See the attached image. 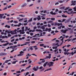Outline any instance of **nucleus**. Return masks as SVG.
I'll return each mask as SVG.
<instances>
[{
	"label": "nucleus",
	"mask_w": 76,
	"mask_h": 76,
	"mask_svg": "<svg viewBox=\"0 0 76 76\" xmlns=\"http://www.w3.org/2000/svg\"><path fill=\"white\" fill-rule=\"evenodd\" d=\"M48 19H51V20H54L56 19L54 18H47V20H48Z\"/></svg>",
	"instance_id": "a211bd4d"
},
{
	"label": "nucleus",
	"mask_w": 76,
	"mask_h": 76,
	"mask_svg": "<svg viewBox=\"0 0 76 76\" xmlns=\"http://www.w3.org/2000/svg\"><path fill=\"white\" fill-rule=\"evenodd\" d=\"M31 66V65H29L26 68V69H29V68H30Z\"/></svg>",
	"instance_id": "f704fd0d"
},
{
	"label": "nucleus",
	"mask_w": 76,
	"mask_h": 76,
	"mask_svg": "<svg viewBox=\"0 0 76 76\" xmlns=\"http://www.w3.org/2000/svg\"><path fill=\"white\" fill-rule=\"evenodd\" d=\"M38 20H40L41 19V18L40 15H38L37 17L36 18Z\"/></svg>",
	"instance_id": "9d476101"
},
{
	"label": "nucleus",
	"mask_w": 76,
	"mask_h": 76,
	"mask_svg": "<svg viewBox=\"0 0 76 76\" xmlns=\"http://www.w3.org/2000/svg\"><path fill=\"white\" fill-rule=\"evenodd\" d=\"M9 43L8 42L7 43H5L4 44H3V46H7V45H9Z\"/></svg>",
	"instance_id": "6ab92c4d"
},
{
	"label": "nucleus",
	"mask_w": 76,
	"mask_h": 76,
	"mask_svg": "<svg viewBox=\"0 0 76 76\" xmlns=\"http://www.w3.org/2000/svg\"><path fill=\"white\" fill-rule=\"evenodd\" d=\"M58 29H61V26L58 27Z\"/></svg>",
	"instance_id": "603ef678"
},
{
	"label": "nucleus",
	"mask_w": 76,
	"mask_h": 76,
	"mask_svg": "<svg viewBox=\"0 0 76 76\" xmlns=\"http://www.w3.org/2000/svg\"><path fill=\"white\" fill-rule=\"evenodd\" d=\"M17 49H18V48H17L15 49H14V50H12L11 51V53H13L14 51H15Z\"/></svg>",
	"instance_id": "c756f323"
},
{
	"label": "nucleus",
	"mask_w": 76,
	"mask_h": 76,
	"mask_svg": "<svg viewBox=\"0 0 76 76\" xmlns=\"http://www.w3.org/2000/svg\"><path fill=\"white\" fill-rule=\"evenodd\" d=\"M69 7H67L65 9V10H69Z\"/></svg>",
	"instance_id": "de8ad7c7"
},
{
	"label": "nucleus",
	"mask_w": 76,
	"mask_h": 76,
	"mask_svg": "<svg viewBox=\"0 0 76 76\" xmlns=\"http://www.w3.org/2000/svg\"><path fill=\"white\" fill-rule=\"evenodd\" d=\"M75 5H76V4L75 3H72L71 4V6H75Z\"/></svg>",
	"instance_id": "7c9ffc66"
},
{
	"label": "nucleus",
	"mask_w": 76,
	"mask_h": 76,
	"mask_svg": "<svg viewBox=\"0 0 76 76\" xmlns=\"http://www.w3.org/2000/svg\"><path fill=\"white\" fill-rule=\"evenodd\" d=\"M38 69H39V67H38V66H37L36 67V68H35V67H34L33 68V70H34L35 72H36V71H37V70H38Z\"/></svg>",
	"instance_id": "0eeeda50"
},
{
	"label": "nucleus",
	"mask_w": 76,
	"mask_h": 76,
	"mask_svg": "<svg viewBox=\"0 0 76 76\" xmlns=\"http://www.w3.org/2000/svg\"><path fill=\"white\" fill-rule=\"evenodd\" d=\"M27 38L28 39L29 38L30 39H32V37H31L30 36H28Z\"/></svg>",
	"instance_id": "ea45409f"
},
{
	"label": "nucleus",
	"mask_w": 76,
	"mask_h": 76,
	"mask_svg": "<svg viewBox=\"0 0 76 76\" xmlns=\"http://www.w3.org/2000/svg\"><path fill=\"white\" fill-rule=\"evenodd\" d=\"M43 16H41V18H42V20H44V19H45V18H44V17H43Z\"/></svg>",
	"instance_id": "e433bc0d"
},
{
	"label": "nucleus",
	"mask_w": 76,
	"mask_h": 76,
	"mask_svg": "<svg viewBox=\"0 0 76 76\" xmlns=\"http://www.w3.org/2000/svg\"><path fill=\"white\" fill-rule=\"evenodd\" d=\"M29 31L30 32H35V30H29Z\"/></svg>",
	"instance_id": "393cba45"
},
{
	"label": "nucleus",
	"mask_w": 76,
	"mask_h": 76,
	"mask_svg": "<svg viewBox=\"0 0 76 76\" xmlns=\"http://www.w3.org/2000/svg\"><path fill=\"white\" fill-rule=\"evenodd\" d=\"M15 39H12L11 40V42H13V41H15Z\"/></svg>",
	"instance_id": "e2e57ef3"
},
{
	"label": "nucleus",
	"mask_w": 76,
	"mask_h": 76,
	"mask_svg": "<svg viewBox=\"0 0 76 76\" xmlns=\"http://www.w3.org/2000/svg\"><path fill=\"white\" fill-rule=\"evenodd\" d=\"M29 73V72H27L26 73V75H25V76H27L28 75Z\"/></svg>",
	"instance_id": "09e8293b"
},
{
	"label": "nucleus",
	"mask_w": 76,
	"mask_h": 76,
	"mask_svg": "<svg viewBox=\"0 0 76 76\" xmlns=\"http://www.w3.org/2000/svg\"><path fill=\"white\" fill-rule=\"evenodd\" d=\"M32 55H30L29 53L28 54L26 55V57H27L28 56V57H30Z\"/></svg>",
	"instance_id": "2f4dec72"
},
{
	"label": "nucleus",
	"mask_w": 76,
	"mask_h": 76,
	"mask_svg": "<svg viewBox=\"0 0 76 76\" xmlns=\"http://www.w3.org/2000/svg\"><path fill=\"white\" fill-rule=\"evenodd\" d=\"M7 7H6L4 8L3 9V10H7Z\"/></svg>",
	"instance_id": "a19ab883"
},
{
	"label": "nucleus",
	"mask_w": 76,
	"mask_h": 76,
	"mask_svg": "<svg viewBox=\"0 0 76 76\" xmlns=\"http://www.w3.org/2000/svg\"><path fill=\"white\" fill-rule=\"evenodd\" d=\"M31 42V44H34V43H35V41H32Z\"/></svg>",
	"instance_id": "3c124183"
},
{
	"label": "nucleus",
	"mask_w": 76,
	"mask_h": 76,
	"mask_svg": "<svg viewBox=\"0 0 76 76\" xmlns=\"http://www.w3.org/2000/svg\"><path fill=\"white\" fill-rule=\"evenodd\" d=\"M68 29H66V30H64L63 29H62L61 30V31L62 33H64V34H66L67 31H68Z\"/></svg>",
	"instance_id": "423d86ee"
},
{
	"label": "nucleus",
	"mask_w": 76,
	"mask_h": 76,
	"mask_svg": "<svg viewBox=\"0 0 76 76\" xmlns=\"http://www.w3.org/2000/svg\"><path fill=\"white\" fill-rule=\"evenodd\" d=\"M65 20H66V19H63L62 20V22H61V23L63 22H64V21H65Z\"/></svg>",
	"instance_id": "37998d69"
},
{
	"label": "nucleus",
	"mask_w": 76,
	"mask_h": 76,
	"mask_svg": "<svg viewBox=\"0 0 76 76\" xmlns=\"http://www.w3.org/2000/svg\"><path fill=\"white\" fill-rule=\"evenodd\" d=\"M19 16H21V17H25V16L23 15H20Z\"/></svg>",
	"instance_id": "bf43d9fd"
},
{
	"label": "nucleus",
	"mask_w": 76,
	"mask_h": 76,
	"mask_svg": "<svg viewBox=\"0 0 76 76\" xmlns=\"http://www.w3.org/2000/svg\"><path fill=\"white\" fill-rule=\"evenodd\" d=\"M37 27L36 26H35L34 27V30L35 31V30L36 29H37Z\"/></svg>",
	"instance_id": "680f3d73"
},
{
	"label": "nucleus",
	"mask_w": 76,
	"mask_h": 76,
	"mask_svg": "<svg viewBox=\"0 0 76 76\" xmlns=\"http://www.w3.org/2000/svg\"><path fill=\"white\" fill-rule=\"evenodd\" d=\"M26 29L25 30V31H26L28 29V27H25Z\"/></svg>",
	"instance_id": "72a5a7b5"
},
{
	"label": "nucleus",
	"mask_w": 76,
	"mask_h": 76,
	"mask_svg": "<svg viewBox=\"0 0 76 76\" xmlns=\"http://www.w3.org/2000/svg\"><path fill=\"white\" fill-rule=\"evenodd\" d=\"M11 36H12V35H11V34H8V37H11Z\"/></svg>",
	"instance_id": "8fccbe9b"
},
{
	"label": "nucleus",
	"mask_w": 76,
	"mask_h": 76,
	"mask_svg": "<svg viewBox=\"0 0 76 76\" xmlns=\"http://www.w3.org/2000/svg\"><path fill=\"white\" fill-rule=\"evenodd\" d=\"M11 7H12V6H11V5H10L8 7H7L8 9L11 8Z\"/></svg>",
	"instance_id": "5fc2aeb1"
},
{
	"label": "nucleus",
	"mask_w": 76,
	"mask_h": 76,
	"mask_svg": "<svg viewBox=\"0 0 76 76\" xmlns=\"http://www.w3.org/2000/svg\"><path fill=\"white\" fill-rule=\"evenodd\" d=\"M20 54H18L17 56H22L24 54V52L21 51L20 52Z\"/></svg>",
	"instance_id": "20e7f679"
},
{
	"label": "nucleus",
	"mask_w": 76,
	"mask_h": 76,
	"mask_svg": "<svg viewBox=\"0 0 76 76\" xmlns=\"http://www.w3.org/2000/svg\"><path fill=\"white\" fill-rule=\"evenodd\" d=\"M30 35H31V36H32V35H34V33H30Z\"/></svg>",
	"instance_id": "4d7b16f0"
},
{
	"label": "nucleus",
	"mask_w": 76,
	"mask_h": 76,
	"mask_svg": "<svg viewBox=\"0 0 76 76\" xmlns=\"http://www.w3.org/2000/svg\"><path fill=\"white\" fill-rule=\"evenodd\" d=\"M18 47V46L17 45L15 46H13V47L12 48V50H15L14 49L15 48H15V47Z\"/></svg>",
	"instance_id": "5701e85b"
},
{
	"label": "nucleus",
	"mask_w": 76,
	"mask_h": 76,
	"mask_svg": "<svg viewBox=\"0 0 76 76\" xmlns=\"http://www.w3.org/2000/svg\"><path fill=\"white\" fill-rule=\"evenodd\" d=\"M44 44H40V47H42V46H44Z\"/></svg>",
	"instance_id": "49530a36"
},
{
	"label": "nucleus",
	"mask_w": 76,
	"mask_h": 76,
	"mask_svg": "<svg viewBox=\"0 0 76 76\" xmlns=\"http://www.w3.org/2000/svg\"><path fill=\"white\" fill-rule=\"evenodd\" d=\"M48 64V62H46L43 65L44 67H45Z\"/></svg>",
	"instance_id": "2eb2a0df"
},
{
	"label": "nucleus",
	"mask_w": 76,
	"mask_h": 76,
	"mask_svg": "<svg viewBox=\"0 0 76 76\" xmlns=\"http://www.w3.org/2000/svg\"><path fill=\"white\" fill-rule=\"evenodd\" d=\"M16 73H21V72H20V71H17Z\"/></svg>",
	"instance_id": "4c0bfd02"
},
{
	"label": "nucleus",
	"mask_w": 76,
	"mask_h": 76,
	"mask_svg": "<svg viewBox=\"0 0 76 76\" xmlns=\"http://www.w3.org/2000/svg\"><path fill=\"white\" fill-rule=\"evenodd\" d=\"M43 31H46V32H47L48 31V32H50L51 31V28H46L45 30H43Z\"/></svg>",
	"instance_id": "39448f33"
},
{
	"label": "nucleus",
	"mask_w": 76,
	"mask_h": 76,
	"mask_svg": "<svg viewBox=\"0 0 76 76\" xmlns=\"http://www.w3.org/2000/svg\"><path fill=\"white\" fill-rule=\"evenodd\" d=\"M5 28H10V26H8L7 25H6L5 26Z\"/></svg>",
	"instance_id": "dca6fc26"
},
{
	"label": "nucleus",
	"mask_w": 76,
	"mask_h": 76,
	"mask_svg": "<svg viewBox=\"0 0 76 76\" xmlns=\"http://www.w3.org/2000/svg\"><path fill=\"white\" fill-rule=\"evenodd\" d=\"M54 62H50V63H49L48 64V66H49V67H51V66H53L54 65Z\"/></svg>",
	"instance_id": "7ed1b4c3"
},
{
	"label": "nucleus",
	"mask_w": 76,
	"mask_h": 76,
	"mask_svg": "<svg viewBox=\"0 0 76 76\" xmlns=\"http://www.w3.org/2000/svg\"><path fill=\"white\" fill-rule=\"evenodd\" d=\"M68 26H69V27H73V25H68Z\"/></svg>",
	"instance_id": "052dcab7"
},
{
	"label": "nucleus",
	"mask_w": 76,
	"mask_h": 76,
	"mask_svg": "<svg viewBox=\"0 0 76 76\" xmlns=\"http://www.w3.org/2000/svg\"><path fill=\"white\" fill-rule=\"evenodd\" d=\"M25 65H26V64H23L22 65H21V66H25Z\"/></svg>",
	"instance_id": "774afa93"
},
{
	"label": "nucleus",
	"mask_w": 76,
	"mask_h": 76,
	"mask_svg": "<svg viewBox=\"0 0 76 76\" xmlns=\"http://www.w3.org/2000/svg\"><path fill=\"white\" fill-rule=\"evenodd\" d=\"M72 9H69V10L68 11V12H69V11H72Z\"/></svg>",
	"instance_id": "79ce46f5"
},
{
	"label": "nucleus",
	"mask_w": 76,
	"mask_h": 76,
	"mask_svg": "<svg viewBox=\"0 0 76 76\" xmlns=\"http://www.w3.org/2000/svg\"><path fill=\"white\" fill-rule=\"evenodd\" d=\"M4 14H0V19H2L3 18V16H4Z\"/></svg>",
	"instance_id": "ddd939ff"
},
{
	"label": "nucleus",
	"mask_w": 76,
	"mask_h": 76,
	"mask_svg": "<svg viewBox=\"0 0 76 76\" xmlns=\"http://www.w3.org/2000/svg\"><path fill=\"white\" fill-rule=\"evenodd\" d=\"M50 13L52 15H56V12L53 13V11L50 12Z\"/></svg>",
	"instance_id": "9b49d317"
},
{
	"label": "nucleus",
	"mask_w": 76,
	"mask_h": 76,
	"mask_svg": "<svg viewBox=\"0 0 76 76\" xmlns=\"http://www.w3.org/2000/svg\"><path fill=\"white\" fill-rule=\"evenodd\" d=\"M59 4V3L58 2H57L55 3V5H57V4Z\"/></svg>",
	"instance_id": "338daca9"
},
{
	"label": "nucleus",
	"mask_w": 76,
	"mask_h": 76,
	"mask_svg": "<svg viewBox=\"0 0 76 76\" xmlns=\"http://www.w3.org/2000/svg\"><path fill=\"white\" fill-rule=\"evenodd\" d=\"M53 22L52 21H50L49 22H48V23H53Z\"/></svg>",
	"instance_id": "13d9d810"
},
{
	"label": "nucleus",
	"mask_w": 76,
	"mask_h": 76,
	"mask_svg": "<svg viewBox=\"0 0 76 76\" xmlns=\"http://www.w3.org/2000/svg\"><path fill=\"white\" fill-rule=\"evenodd\" d=\"M36 31L37 32H42V30L40 29H37L36 30Z\"/></svg>",
	"instance_id": "f8f14e48"
},
{
	"label": "nucleus",
	"mask_w": 76,
	"mask_h": 76,
	"mask_svg": "<svg viewBox=\"0 0 76 76\" xmlns=\"http://www.w3.org/2000/svg\"><path fill=\"white\" fill-rule=\"evenodd\" d=\"M70 22V19H68L65 22V23H67Z\"/></svg>",
	"instance_id": "aec40b11"
},
{
	"label": "nucleus",
	"mask_w": 76,
	"mask_h": 76,
	"mask_svg": "<svg viewBox=\"0 0 76 76\" xmlns=\"http://www.w3.org/2000/svg\"><path fill=\"white\" fill-rule=\"evenodd\" d=\"M64 13H67L69 15H70L71 14H73L74 13H76V12H74L73 11H71L70 12H68L67 11H65L64 12Z\"/></svg>",
	"instance_id": "f03ea898"
},
{
	"label": "nucleus",
	"mask_w": 76,
	"mask_h": 76,
	"mask_svg": "<svg viewBox=\"0 0 76 76\" xmlns=\"http://www.w3.org/2000/svg\"><path fill=\"white\" fill-rule=\"evenodd\" d=\"M26 4L25 3L24 4H23L22 6H21V7H25V6H26Z\"/></svg>",
	"instance_id": "412c9836"
},
{
	"label": "nucleus",
	"mask_w": 76,
	"mask_h": 76,
	"mask_svg": "<svg viewBox=\"0 0 76 76\" xmlns=\"http://www.w3.org/2000/svg\"><path fill=\"white\" fill-rule=\"evenodd\" d=\"M26 45H28L30 43V42H26Z\"/></svg>",
	"instance_id": "c9c22d12"
},
{
	"label": "nucleus",
	"mask_w": 76,
	"mask_h": 76,
	"mask_svg": "<svg viewBox=\"0 0 76 76\" xmlns=\"http://www.w3.org/2000/svg\"><path fill=\"white\" fill-rule=\"evenodd\" d=\"M73 9L74 10V11H76V7H74L73 8Z\"/></svg>",
	"instance_id": "69168bd1"
},
{
	"label": "nucleus",
	"mask_w": 76,
	"mask_h": 76,
	"mask_svg": "<svg viewBox=\"0 0 76 76\" xmlns=\"http://www.w3.org/2000/svg\"><path fill=\"white\" fill-rule=\"evenodd\" d=\"M58 2H59L60 3H63V1H58Z\"/></svg>",
	"instance_id": "a18cd8bd"
},
{
	"label": "nucleus",
	"mask_w": 76,
	"mask_h": 76,
	"mask_svg": "<svg viewBox=\"0 0 76 76\" xmlns=\"http://www.w3.org/2000/svg\"><path fill=\"white\" fill-rule=\"evenodd\" d=\"M45 60H43L42 61V63H44V62H45Z\"/></svg>",
	"instance_id": "0e129e2a"
},
{
	"label": "nucleus",
	"mask_w": 76,
	"mask_h": 76,
	"mask_svg": "<svg viewBox=\"0 0 76 76\" xmlns=\"http://www.w3.org/2000/svg\"><path fill=\"white\" fill-rule=\"evenodd\" d=\"M63 23H58V26H59L60 25H62Z\"/></svg>",
	"instance_id": "cd10ccee"
},
{
	"label": "nucleus",
	"mask_w": 76,
	"mask_h": 76,
	"mask_svg": "<svg viewBox=\"0 0 76 76\" xmlns=\"http://www.w3.org/2000/svg\"><path fill=\"white\" fill-rule=\"evenodd\" d=\"M62 17H63V18H67V15H62Z\"/></svg>",
	"instance_id": "bb28decb"
},
{
	"label": "nucleus",
	"mask_w": 76,
	"mask_h": 76,
	"mask_svg": "<svg viewBox=\"0 0 76 76\" xmlns=\"http://www.w3.org/2000/svg\"><path fill=\"white\" fill-rule=\"evenodd\" d=\"M42 68H43V67L42 66H41L39 68V69H40V70H41Z\"/></svg>",
	"instance_id": "864d4df0"
},
{
	"label": "nucleus",
	"mask_w": 76,
	"mask_h": 76,
	"mask_svg": "<svg viewBox=\"0 0 76 76\" xmlns=\"http://www.w3.org/2000/svg\"><path fill=\"white\" fill-rule=\"evenodd\" d=\"M11 61V60L10 59L6 60L5 62V63H7L9 61Z\"/></svg>",
	"instance_id": "f3484780"
},
{
	"label": "nucleus",
	"mask_w": 76,
	"mask_h": 76,
	"mask_svg": "<svg viewBox=\"0 0 76 76\" xmlns=\"http://www.w3.org/2000/svg\"><path fill=\"white\" fill-rule=\"evenodd\" d=\"M14 23H18V22L17 21H14Z\"/></svg>",
	"instance_id": "c03bdc74"
},
{
	"label": "nucleus",
	"mask_w": 76,
	"mask_h": 76,
	"mask_svg": "<svg viewBox=\"0 0 76 76\" xmlns=\"http://www.w3.org/2000/svg\"><path fill=\"white\" fill-rule=\"evenodd\" d=\"M58 51V49H56L54 51V52H55V54H58V51H57V53H56V51Z\"/></svg>",
	"instance_id": "4be33fe9"
},
{
	"label": "nucleus",
	"mask_w": 76,
	"mask_h": 76,
	"mask_svg": "<svg viewBox=\"0 0 76 76\" xmlns=\"http://www.w3.org/2000/svg\"><path fill=\"white\" fill-rule=\"evenodd\" d=\"M36 47H37V46H34L31 47L29 48H30V50H31V51H32V50H34V49H33V48H36Z\"/></svg>",
	"instance_id": "1a4fd4ad"
},
{
	"label": "nucleus",
	"mask_w": 76,
	"mask_h": 76,
	"mask_svg": "<svg viewBox=\"0 0 76 76\" xmlns=\"http://www.w3.org/2000/svg\"><path fill=\"white\" fill-rule=\"evenodd\" d=\"M45 28L43 26L40 27V29H45Z\"/></svg>",
	"instance_id": "b1692460"
},
{
	"label": "nucleus",
	"mask_w": 76,
	"mask_h": 76,
	"mask_svg": "<svg viewBox=\"0 0 76 76\" xmlns=\"http://www.w3.org/2000/svg\"><path fill=\"white\" fill-rule=\"evenodd\" d=\"M22 25V24L20 23L19 24V25H17V26H18V27H19V26H20V25Z\"/></svg>",
	"instance_id": "58836bf2"
},
{
	"label": "nucleus",
	"mask_w": 76,
	"mask_h": 76,
	"mask_svg": "<svg viewBox=\"0 0 76 76\" xmlns=\"http://www.w3.org/2000/svg\"><path fill=\"white\" fill-rule=\"evenodd\" d=\"M18 62V61H14L12 63V64H16V62Z\"/></svg>",
	"instance_id": "c85d7f7f"
},
{
	"label": "nucleus",
	"mask_w": 76,
	"mask_h": 76,
	"mask_svg": "<svg viewBox=\"0 0 76 76\" xmlns=\"http://www.w3.org/2000/svg\"><path fill=\"white\" fill-rule=\"evenodd\" d=\"M7 53H0V56H6Z\"/></svg>",
	"instance_id": "6e6552de"
},
{
	"label": "nucleus",
	"mask_w": 76,
	"mask_h": 76,
	"mask_svg": "<svg viewBox=\"0 0 76 76\" xmlns=\"http://www.w3.org/2000/svg\"><path fill=\"white\" fill-rule=\"evenodd\" d=\"M37 35V36H39V34H36L34 37H36Z\"/></svg>",
	"instance_id": "6e6d98bb"
},
{
	"label": "nucleus",
	"mask_w": 76,
	"mask_h": 76,
	"mask_svg": "<svg viewBox=\"0 0 76 76\" xmlns=\"http://www.w3.org/2000/svg\"><path fill=\"white\" fill-rule=\"evenodd\" d=\"M51 56H46V57L44 59H47V58H49V59H50L51 58Z\"/></svg>",
	"instance_id": "4468645a"
},
{
	"label": "nucleus",
	"mask_w": 76,
	"mask_h": 76,
	"mask_svg": "<svg viewBox=\"0 0 76 76\" xmlns=\"http://www.w3.org/2000/svg\"><path fill=\"white\" fill-rule=\"evenodd\" d=\"M32 18H30V20H28V22H32Z\"/></svg>",
	"instance_id": "a878e982"
},
{
	"label": "nucleus",
	"mask_w": 76,
	"mask_h": 76,
	"mask_svg": "<svg viewBox=\"0 0 76 76\" xmlns=\"http://www.w3.org/2000/svg\"><path fill=\"white\" fill-rule=\"evenodd\" d=\"M17 29H15L14 31H10L8 30L5 31V32H7L8 34H10L11 33L12 35H13L14 34H17Z\"/></svg>",
	"instance_id": "f257e3e1"
},
{
	"label": "nucleus",
	"mask_w": 76,
	"mask_h": 76,
	"mask_svg": "<svg viewBox=\"0 0 76 76\" xmlns=\"http://www.w3.org/2000/svg\"><path fill=\"white\" fill-rule=\"evenodd\" d=\"M25 32L24 31H22L21 32V33H20V34H25Z\"/></svg>",
	"instance_id": "473e14b6"
}]
</instances>
